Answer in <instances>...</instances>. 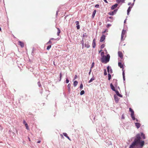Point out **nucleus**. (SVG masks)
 <instances>
[{"mask_svg":"<svg viewBox=\"0 0 148 148\" xmlns=\"http://www.w3.org/2000/svg\"><path fill=\"white\" fill-rule=\"evenodd\" d=\"M19 45L21 46V47H23L24 46V44L21 41H19Z\"/></svg>","mask_w":148,"mask_h":148,"instance_id":"f3484780","label":"nucleus"},{"mask_svg":"<svg viewBox=\"0 0 148 148\" xmlns=\"http://www.w3.org/2000/svg\"><path fill=\"white\" fill-rule=\"evenodd\" d=\"M117 10V9L115 10L112 12H109L108 14L110 15H113L116 13Z\"/></svg>","mask_w":148,"mask_h":148,"instance_id":"20e7f679","label":"nucleus"},{"mask_svg":"<svg viewBox=\"0 0 148 148\" xmlns=\"http://www.w3.org/2000/svg\"><path fill=\"white\" fill-rule=\"evenodd\" d=\"M66 83H68L69 82V80L67 78H66Z\"/></svg>","mask_w":148,"mask_h":148,"instance_id":"79ce46f5","label":"nucleus"},{"mask_svg":"<svg viewBox=\"0 0 148 148\" xmlns=\"http://www.w3.org/2000/svg\"><path fill=\"white\" fill-rule=\"evenodd\" d=\"M126 33V31L124 29H123L121 33V40H123V38L124 37V35Z\"/></svg>","mask_w":148,"mask_h":148,"instance_id":"7ed1b4c3","label":"nucleus"},{"mask_svg":"<svg viewBox=\"0 0 148 148\" xmlns=\"http://www.w3.org/2000/svg\"><path fill=\"white\" fill-rule=\"evenodd\" d=\"M95 80V78L93 76L91 79H90L89 81V83H90L92 82L93 80Z\"/></svg>","mask_w":148,"mask_h":148,"instance_id":"b1692460","label":"nucleus"},{"mask_svg":"<svg viewBox=\"0 0 148 148\" xmlns=\"http://www.w3.org/2000/svg\"><path fill=\"white\" fill-rule=\"evenodd\" d=\"M99 7V5L98 4H97L95 5V7L98 8Z\"/></svg>","mask_w":148,"mask_h":148,"instance_id":"a18cd8bd","label":"nucleus"},{"mask_svg":"<svg viewBox=\"0 0 148 148\" xmlns=\"http://www.w3.org/2000/svg\"><path fill=\"white\" fill-rule=\"evenodd\" d=\"M103 1L106 3H108V2L106 0H103Z\"/></svg>","mask_w":148,"mask_h":148,"instance_id":"603ef678","label":"nucleus"},{"mask_svg":"<svg viewBox=\"0 0 148 148\" xmlns=\"http://www.w3.org/2000/svg\"><path fill=\"white\" fill-rule=\"evenodd\" d=\"M105 47V45L103 44L101 46V49H102L103 48Z\"/></svg>","mask_w":148,"mask_h":148,"instance_id":"c9c22d12","label":"nucleus"},{"mask_svg":"<svg viewBox=\"0 0 148 148\" xmlns=\"http://www.w3.org/2000/svg\"><path fill=\"white\" fill-rule=\"evenodd\" d=\"M119 56L121 58H122L123 55L122 53L120 51H119L118 52Z\"/></svg>","mask_w":148,"mask_h":148,"instance_id":"1a4fd4ad","label":"nucleus"},{"mask_svg":"<svg viewBox=\"0 0 148 148\" xmlns=\"http://www.w3.org/2000/svg\"><path fill=\"white\" fill-rule=\"evenodd\" d=\"M96 10H95L93 12V14H92V18H94L95 15V14H96Z\"/></svg>","mask_w":148,"mask_h":148,"instance_id":"a878e982","label":"nucleus"},{"mask_svg":"<svg viewBox=\"0 0 148 148\" xmlns=\"http://www.w3.org/2000/svg\"><path fill=\"white\" fill-rule=\"evenodd\" d=\"M124 71H123V79L124 81H125V73H124Z\"/></svg>","mask_w":148,"mask_h":148,"instance_id":"bb28decb","label":"nucleus"},{"mask_svg":"<svg viewBox=\"0 0 148 148\" xmlns=\"http://www.w3.org/2000/svg\"><path fill=\"white\" fill-rule=\"evenodd\" d=\"M84 93V90H82L81 91L80 93V95H83Z\"/></svg>","mask_w":148,"mask_h":148,"instance_id":"2f4dec72","label":"nucleus"},{"mask_svg":"<svg viewBox=\"0 0 148 148\" xmlns=\"http://www.w3.org/2000/svg\"><path fill=\"white\" fill-rule=\"evenodd\" d=\"M141 136L143 137V139H145V135L143 133H141Z\"/></svg>","mask_w":148,"mask_h":148,"instance_id":"cd10ccee","label":"nucleus"},{"mask_svg":"<svg viewBox=\"0 0 148 148\" xmlns=\"http://www.w3.org/2000/svg\"><path fill=\"white\" fill-rule=\"evenodd\" d=\"M132 8V7H131V6H129V7L128 8L127 10V14L128 15H129V13L131 10V9Z\"/></svg>","mask_w":148,"mask_h":148,"instance_id":"aec40b11","label":"nucleus"},{"mask_svg":"<svg viewBox=\"0 0 148 148\" xmlns=\"http://www.w3.org/2000/svg\"><path fill=\"white\" fill-rule=\"evenodd\" d=\"M77 78V76L76 75H75V77H74V79H76Z\"/></svg>","mask_w":148,"mask_h":148,"instance_id":"3c124183","label":"nucleus"},{"mask_svg":"<svg viewBox=\"0 0 148 148\" xmlns=\"http://www.w3.org/2000/svg\"><path fill=\"white\" fill-rule=\"evenodd\" d=\"M110 56L109 54H108L106 56H103L101 58V61L103 63H106L108 62L110 60Z\"/></svg>","mask_w":148,"mask_h":148,"instance_id":"f03ea898","label":"nucleus"},{"mask_svg":"<svg viewBox=\"0 0 148 148\" xmlns=\"http://www.w3.org/2000/svg\"><path fill=\"white\" fill-rule=\"evenodd\" d=\"M96 46V43L95 39H94L92 42V47L93 48H95Z\"/></svg>","mask_w":148,"mask_h":148,"instance_id":"f8f14e48","label":"nucleus"},{"mask_svg":"<svg viewBox=\"0 0 148 148\" xmlns=\"http://www.w3.org/2000/svg\"><path fill=\"white\" fill-rule=\"evenodd\" d=\"M71 86V84H69L67 85L68 90L69 92L70 91V88Z\"/></svg>","mask_w":148,"mask_h":148,"instance_id":"4be33fe9","label":"nucleus"},{"mask_svg":"<svg viewBox=\"0 0 148 148\" xmlns=\"http://www.w3.org/2000/svg\"><path fill=\"white\" fill-rule=\"evenodd\" d=\"M108 79L109 80H110L111 78V75L110 73H108Z\"/></svg>","mask_w":148,"mask_h":148,"instance_id":"c85d7f7f","label":"nucleus"},{"mask_svg":"<svg viewBox=\"0 0 148 148\" xmlns=\"http://www.w3.org/2000/svg\"><path fill=\"white\" fill-rule=\"evenodd\" d=\"M38 84L39 87H40V86H41L40 82H38Z\"/></svg>","mask_w":148,"mask_h":148,"instance_id":"4c0bfd02","label":"nucleus"},{"mask_svg":"<svg viewBox=\"0 0 148 148\" xmlns=\"http://www.w3.org/2000/svg\"><path fill=\"white\" fill-rule=\"evenodd\" d=\"M83 85L82 84H80V88L82 89L83 88Z\"/></svg>","mask_w":148,"mask_h":148,"instance_id":"a19ab883","label":"nucleus"},{"mask_svg":"<svg viewBox=\"0 0 148 148\" xmlns=\"http://www.w3.org/2000/svg\"><path fill=\"white\" fill-rule=\"evenodd\" d=\"M126 19H125V21H124V23H125L126 22Z\"/></svg>","mask_w":148,"mask_h":148,"instance_id":"052dcab7","label":"nucleus"},{"mask_svg":"<svg viewBox=\"0 0 148 148\" xmlns=\"http://www.w3.org/2000/svg\"><path fill=\"white\" fill-rule=\"evenodd\" d=\"M131 4V3H130H130H128V5H130Z\"/></svg>","mask_w":148,"mask_h":148,"instance_id":"6e6d98bb","label":"nucleus"},{"mask_svg":"<svg viewBox=\"0 0 148 148\" xmlns=\"http://www.w3.org/2000/svg\"><path fill=\"white\" fill-rule=\"evenodd\" d=\"M1 27H0V31H1Z\"/></svg>","mask_w":148,"mask_h":148,"instance_id":"69168bd1","label":"nucleus"},{"mask_svg":"<svg viewBox=\"0 0 148 148\" xmlns=\"http://www.w3.org/2000/svg\"><path fill=\"white\" fill-rule=\"evenodd\" d=\"M111 26V25L110 24H108L107 25V27H109L110 26Z\"/></svg>","mask_w":148,"mask_h":148,"instance_id":"49530a36","label":"nucleus"},{"mask_svg":"<svg viewBox=\"0 0 148 148\" xmlns=\"http://www.w3.org/2000/svg\"><path fill=\"white\" fill-rule=\"evenodd\" d=\"M129 110H130V112H131V115H134V111L131 108H130Z\"/></svg>","mask_w":148,"mask_h":148,"instance_id":"412c9836","label":"nucleus"},{"mask_svg":"<svg viewBox=\"0 0 148 148\" xmlns=\"http://www.w3.org/2000/svg\"><path fill=\"white\" fill-rule=\"evenodd\" d=\"M51 44L52 42L51 41V40H50L47 43V44Z\"/></svg>","mask_w":148,"mask_h":148,"instance_id":"e433bc0d","label":"nucleus"},{"mask_svg":"<svg viewBox=\"0 0 148 148\" xmlns=\"http://www.w3.org/2000/svg\"><path fill=\"white\" fill-rule=\"evenodd\" d=\"M83 37H87L86 33H85L83 34Z\"/></svg>","mask_w":148,"mask_h":148,"instance_id":"37998d69","label":"nucleus"},{"mask_svg":"<svg viewBox=\"0 0 148 148\" xmlns=\"http://www.w3.org/2000/svg\"><path fill=\"white\" fill-rule=\"evenodd\" d=\"M110 87L111 89L113 91H115L116 90L115 89V88L113 86V84L112 83H111L110 84Z\"/></svg>","mask_w":148,"mask_h":148,"instance_id":"9d476101","label":"nucleus"},{"mask_svg":"<svg viewBox=\"0 0 148 148\" xmlns=\"http://www.w3.org/2000/svg\"><path fill=\"white\" fill-rule=\"evenodd\" d=\"M107 69L108 72V73H112V69L109 66H108L107 67Z\"/></svg>","mask_w":148,"mask_h":148,"instance_id":"39448f33","label":"nucleus"},{"mask_svg":"<svg viewBox=\"0 0 148 148\" xmlns=\"http://www.w3.org/2000/svg\"><path fill=\"white\" fill-rule=\"evenodd\" d=\"M57 29L58 30V31L57 33V34L58 36H59V34L60 33V30L58 28Z\"/></svg>","mask_w":148,"mask_h":148,"instance_id":"7c9ffc66","label":"nucleus"},{"mask_svg":"<svg viewBox=\"0 0 148 148\" xmlns=\"http://www.w3.org/2000/svg\"><path fill=\"white\" fill-rule=\"evenodd\" d=\"M121 119H125L124 116V114H123L121 116Z\"/></svg>","mask_w":148,"mask_h":148,"instance_id":"c03bdc74","label":"nucleus"},{"mask_svg":"<svg viewBox=\"0 0 148 148\" xmlns=\"http://www.w3.org/2000/svg\"><path fill=\"white\" fill-rule=\"evenodd\" d=\"M105 38V36L104 35H103L102 36H101L100 41V42H103Z\"/></svg>","mask_w":148,"mask_h":148,"instance_id":"0eeeda50","label":"nucleus"},{"mask_svg":"<svg viewBox=\"0 0 148 148\" xmlns=\"http://www.w3.org/2000/svg\"><path fill=\"white\" fill-rule=\"evenodd\" d=\"M23 123L24 124H25V123H26V121H25V120H23Z\"/></svg>","mask_w":148,"mask_h":148,"instance_id":"8fccbe9b","label":"nucleus"},{"mask_svg":"<svg viewBox=\"0 0 148 148\" xmlns=\"http://www.w3.org/2000/svg\"><path fill=\"white\" fill-rule=\"evenodd\" d=\"M94 62H92V63L91 67V69H92V68L94 66Z\"/></svg>","mask_w":148,"mask_h":148,"instance_id":"ea45409f","label":"nucleus"},{"mask_svg":"<svg viewBox=\"0 0 148 148\" xmlns=\"http://www.w3.org/2000/svg\"><path fill=\"white\" fill-rule=\"evenodd\" d=\"M131 117L132 118V119L133 120H135L136 119L134 116V115H131Z\"/></svg>","mask_w":148,"mask_h":148,"instance_id":"c756f323","label":"nucleus"},{"mask_svg":"<svg viewBox=\"0 0 148 148\" xmlns=\"http://www.w3.org/2000/svg\"><path fill=\"white\" fill-rule=\"evenodd\" d=\"M50 40H54L55 39L54 38H51L50 39Z\"/></svg>","mask_w":148,"mask_h":148,"instance_id":"5fc2aeb1","label":"nucleus"},{"mask_svg":"<svg viewBox=\"0 0 148 148\" xmlns=\"http://www.w3.org/2000/svg\"><path fill=\"white\" fill-rule=\"evenodd\" d=\"M83 40H82V41L81 42V43H82V45H83Z\"/></svg>","mask_w":148,"mask_h":148,"instance_id":"e2e57ef3","label":"nucleus"},{"mask_svg":"<svg viewBox=\"0 0 148 148\" xmlns=\"http://www.w3.org/2000/svg\"><path fill=\"white\" fill-rule=\"evenodd\" d=\"M134 4V3H132V5H133Z\"/></svg>","mask_w":148,"mask_h":148,"instance_id":"338daca9","label":"nucleus"},{"mask_svg":"<svg viewBox=\"0 0 148 148\" xmlns=\"http://www.w3.org/2000/svg\"><path fill=\"white\" fill-rule=\"evenodd\" d=\"M103 54H104V52H102L101 53V55H103Z\"/></svg>","mask_w":148,"mask_h":148,"instance_id":"4d7b16f0","label":"nucleus"},{"mask_svg":"<svg viewBox=\"0 0 148 148\" xmlns=\"http://www.w3.org/2000/svg\"><path fill=\"white\" fill-rule=\"evenodd\" d=\"M78 83V82L77 81H75L73 83V85L75 87L77 85Z\"/></svg>","mask_w":148,"mask_h":148,"instance_id":"5701e85b","label":"nucleus"},{"mask_svg":"<svg viewBox=\"0 0 148 148\" xmlns=\"http://www.w3.org/2000/svg\"><path fill=\"white\" fill-rule=\"evenodd\" d=\"M25 126L26 127V128L27 129V130H28L29 129V127H28V125L27 123H25Z\"/></svg>","mask_w":148,"mask_h":148,"instance_id":"f704fd0d","label":"nucleus"},{"mask_svg":"<svg viewBox=\"0 0 148 148\" xmlns=\"http://www.w3.org/2000/svg\"><path fill=\"white\" fill-rule=\"evenodd\" d=\"M136 121H137V122L138 121V120L137 119H136Z\"/></svg>","mask_w":148,"mask_h":148,"instance_id":"680f3d73","label":"nucleus"},{"mask_svg":"<svg viewBox=\"0 0 148 148\" xmlns=\"http://www.w3.org/2000/svg\"><path fill=\"white\" fill-rule=\"evenodd\" d=\"M76 25H77L76 27L77 29H79L80 28V26L79 25V22L78 21H77L76 22Z\"/></svg>","mask_w":148,"mask_h":148,"instance_id":"2eb2a0df","label":"nucleus"},{"mask_svg":"<svg viewBox=\"0 0 148 148\" xmlns=\"http://www.w3.org/2000/svg\"><path fill=\"white\" fill-rule=\"evenodd\" d=\"M106 29H105L104 31L102 32V33L103 34H104L106 32Z\"/></svg>","mask_w":148,"mask_h":148,"instance_id":"de8ad7c7","label":"nucleus"},{"mask_svg":"<svg viewBox=\"0 0 148 148\" xmlns=\"http://www.w3.org/2000/svg\"><path fill=\"white\" fill-rule=\"evenodd\" d=\"M63 135H64V136H65L69 140H71L70 139V138H69V137L67 135V134L66 133H63Z\"/></svg>","mask_w":148,"mask_h":148,"instance_id":"dca6fc26","label":"nucleus"},{"mask_svg":"<svg viewBox=\"0 0 148 148\" xmlns=\"http://www.w3.org/2000/svg\"><path fill=\"white\" fill-rule=\"evenodd\" d=\"M115 92H116V95L117 96H119V97H123V96L121 95L120 94H119V91L117 90H116L115 91Z\"/></svg>","mask_w":148,"mask_h":148,"instance_id":"6e6552de","label":"nucleus"},{"mask_svg":"<svg viewBox=\"0 0 148 148\" xmlns=\"http://www.w3.org/2000/svg\"><path fill=\"white\" fill-rule=\"evenodd\" d=\"M135 0H134V2L135 1Z\"/></svg>","mask_w":148,"mask_h":148,"instance_id":"774afa93","label":"nucleus"},{"mask_svg":"<svg viewBox=\"0 0 148 148\" xmlns=\"http://www.w3.org/2000/svg\"><path fill=\"white\" fill-rule=\"evenodd\" d=\"M125 0H116V1L119 4L121 2L122 3H124Z\"/></svg>","mask_w":148,"mask_h":148,"instance_id":"a211bd4d","label":"nucleus"},{"mask_svg":"<svg viewBox=\"0 0 148 148\" xmlns=\"http://www.w3.org/2000/svg\"><path fill=\"white\" fill-rule=\"evenodd\" d=\"M117 80L116 79H114L113 80V82H114L115 84H114V86H115L116 87L117 85Z\"/></svg>","mask_w":148,"mask_h":148,"instance_id":"ddd939ff","label":"nucleus"},{"mask_svg":"<svg viewBox=\"0 0 148 148\" xmlns=\"http://www.w3.org/2000/svg\"><path fill=\"white\" fill-rule=\"evenodd\" d=\"M114 98L116 102V103H117L119 101V98H118L117 96L116 95H114Z\"/></svg>","mask_w":148,"mask_h":148,"instance_id":"423d86ee","label":"nucleus"},{"mask_svg":"<svg viewBox=\"0 0 148 148\" xmlns=\"http://www.w3.org/2000/svg\"><path fill=\"white\" fill-rule=\"evenodd\" d=\"M51 45H49L47 47V50H49L50 49V48H51Z\"/></svg>","mask_w":148,"mask_h":148,"instance_id":"473e14b6","label":"nucleus"},{"mask_svg":"<svg viewBox=\"0 0 148 148\" xmlns=\"http://www.w3.org/2000/svg\"><path fill=\"white\" fill-rule=\"evenodd\" d=\"M140 135H136L134 141L130 145L129 148H142L144 144V141L140 140Z\"/></svg>","mask_w":148,"mask_h":148,"instance_id":"f257e3e1","label":"nucleus"},{"mask_svg":"<svg viewBox=\"0 0 148 148\" xmlns=\"http://www.w3.org/2000/svg\"><path fill=\"white\" fill-rule=\"evenodd\" d=\"M91 69H90V71L89 73V75H90V73H91Z\"/></svg>","mask_w":148,"mask_h":148,"instance_id":"09e8293b","label":"nucleus"},{"mask_svg":"<svg viewBox=\"0 0 148 148\" xmlns=\"http://www.w3.org/2000/svg\"><path fill=\"white\" fill-rule=\"evenodd\" d=\"M60 79L59 80L60 81L61 79V77H62V73H60Z\"/></svg>","mask_w":148,"mask_h":148,"instance_id":"58836bf2","label":"nucleus"},{"mask_svg":"<svg viewBox=\"0 0 148 148\" xmlns=\"http://www.w3.org/2000/svg\"><path fill=\"white\" fill-rule=\"evenodd\" d=\"M40 141H38L37 142V143H40Z\"/></svg>","mask_w":148,"mask_h":148,"instance_id":"13d9d810","label":"nucleus"},{"mask_svg":"<svg viewBox=\"0 0 148 148\" xmlns=\"http://www.w3.org/2000/svg\"><path fill=\"white\" fill-rule=\"evenodd\" d=\"M84 47V41L83 40V45H82V48Z\"/></svg>","mask_w":148,"mask_h":148,"instance_id":"864d4df0","label":"nucleus"},{"mask_svg":"<svg viewBox=\"0 0 148 148\" xmlns=\"http://www.w3.org/2000/svg\"><path fill=\"white\" fill-rule=\"evenodd\" d=\"M85 46L87 48H88L90 47V45L88 44V42L87 43H85Z\"/></svg>","mask_w":148,"mask_h":148,"instance_id":"393cba45","label":"nucleus"},{"mask_svg":"<svg viewBox=\"0 0 148 148\" xmlns=\"http://www.w3.org/2000/svg\"><path fill=\"white\" fill-rule=\"evenodd\" d=\"M118 6V4H115L114 5H113L111 8V9L112 10H114Z\"/></svg>","mask_w":148,"mask_h":148,"instance_id":"9b49d317","label":"nucleus"},{"mask_svg":"<svg viewBox=\"0 0 148 148\" xmlns=\"http://www.w3.org/2000/svg\"><path fill=\"white\" fill-rule=\"evenodd\" d=\"M135 124L136 127L138 129L139 128L140 126V124L139 123H135Z\"/></svg>","mask_w":148,"mask_h":148,"instance_id":"6ab92c4d","label":"nucleus"},{"mask_svg":"<svg viewBox=\"0 0 148 148\" xmlns=\"http://www.w3.org/2000/svg\"><path fill=\"white\" fill-rule=\"evenodd\" d=\"M28 139H29V141H30V140L29 138H28Z\"/></svg>","mask_w":148,"mask_h":148,"instance_id":"0e129e2a","label":"nucleus"},{"mask_svg":"<svg viewBox=\"0 0 148 148\" xmlns=\"http://www.w3.org/2000/svg\"><path fill=\"white\" fill-rule=\"evenodd\" d=\"M60 136H61L62 137H63V135H62V134H60Z\"/></svg>","mask_w":148,"mask_h":148,"instance_id":"bf43d9fd","label":"nucleus"},{"mask_svg":"<svg viewBox=\"0 0 148 148\" xmlns=\"http://www.w3.org/2000/svg\"><path fill=\"white\" fill-rule=\"evenodd\" d=\"M104 74L105 75H107L106 71V69H104Z\"/></svg>","mask_w":148,"mask_h":148,"instance_id":"72a5a7b5","label":"nucleus"},{"mask_svg":"<svg viewBox=\"0 0 148 148\" xmlns=\"http://www.w3.org/2000/svg\"><path fill=\"white\" fill-rule=\"evenodd\" d=\"M118 66L119 67H120L121 68H122V70H123V65L122 64V63L120 62H119L118 63Z\"/></svg>","mask_w":148,"mask_h":148,"instance_id":"4468645a","label":"nucleus"}]
</instances>
